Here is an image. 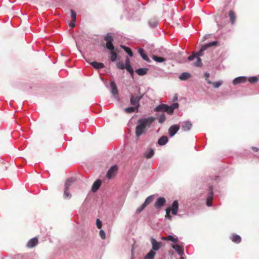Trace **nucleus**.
<instances>
[{"instance_id": "26", "label": "nucleus", "mask_w": 259, "mask_h": 259, "mask_svg": "<svg viewBox=\"0 0 259 259\" xmlns=\"http://www.w3.org/2000/svg\"><path fill=\"white\" fill-rule=\"evenodd\" d=\"M156 254V252L151 250L145 256L144 259H154V257Z\"/></svg>"}, {"instance_id": "42", "label": "nucleus", "mask_w": 259, "mask_h": 259, "mask_svg": "<svg viewBox=\"0 0 259 259\" xmlns=\"http://www.w3.org/2000/svg\"><path fill=\"white\" fill-rule=\"evenodd\" d=\"M96 225L98 229H101L102 226V222L99 219H97L96 220Z\"/></svg>"}, {"instance_id": "50", "label": "nucleus", "mask_w": 259, "mask_h": 259, "mask_svg": "<svg viewBox=\"0 0 259 259\" xmlns=\"http://www.w3.org/2000/svg\"><path fill=\"white\" fill-rule=\"evenodd\" d=\"M178 98L177 96H176L174 99V101H176L177 100Z\"/></svg>"}, {"instance_id": "4", "label": "nucleus", "mask_w": 259, "mask_h": 259, "mask_svg": "<svg viewBox=\"0 0 259 259\" xmlns=\"http://www.w3.org/2000/svg\"><path fill=\"white\" fill-rule=\"evenodd\" d=\"M104 39L106 42V48L110 51L114 50V47L113 45L114 39L113 36L110 33H108L104 36Z\"/></svg>"}, {"instance_id": "3", "label": "nucleus", "mask_w": 259, "mask_h": 259, "mask_svg": "<svg viewBox=\"0 0 259 259\" xmlns=\"http://www.w3.org/2000/svg\"><path fill=\"white\" fill-rule=\"evenodd\" d=\"M178 107L179 104L177 103H173L170 106L161 104L155 108L154 111L156 112H165L167 114L171 115L174 113V110L178 108Z\"/></svg>"}, {"instance_id": "19", "label": "nucleus", "mask_w": 259, "mask_h": 259, "mask_svg": "<svg viewBox=\"0 0 259 259\" xmlns=\"http://www.w3.org/2000/svg\"><path fill=\"white\" fill-rule=\"evenodd\" d=\"M139 109L137 108L135 106H132L127 108H125L124 111L126 113H131L134 112H138Z\"/></svg>"}, {"instance_id": "48", "label": "nucleus", "mask_w": 259, "mask_h": 259, "mask_svg": "<svg viewBox=\"0 0 259 259\" xmlns=\"http://www.w3.org/2000/svg\"><path fill=\"white\" fill-rule=\"evenodd\" d=\"M251 148H252V150L255 152H257L258 150V149L255 147H252Z\"/></svg>"}, {"instance_id": "41", "label": "nucleus", "mask_w": 259, "mask_h": 259, "mask_svg": "<svg viewBox=\"0 0 259 259\" xmlns=\"http://www.w3.org/2000/svg\"><path fill=\"white\" fill-rule=\"evenodd\" d=\"M75 179L73 178H70L67 180L65 184H68V185H70V186H71V184L74 182Z\"/></svg>"}, {"instance_id": "24", "label": "nucleus", "mask_w": 259, "mask_h": 259, "mask_svg": "<svg viewBox=\"0 0 259 259\" xmlns=\"http://www.w3.org/2000/svg\"><path fill=\"white\" fill-rule=\"evenodd\" d=\"M168 142V138L166 136L161 137L158 141V144L159 145H164Z\"/></svg>"}, {"instance_id": "33", "label": "nucleus", "mask_w": 259, "mask_h": 259, "mask_svg": "<svg viewBox=\"0 0 259 259\" xmlns=\"http://www.w3.org/2000/svg\"><path fill=\"white\" fill-rule=\"evenodd\" d=\"M154 150L152 149H150L148 152L145 153L144 155L146 158H150L154 155Z\"/></svg>"}, {"instance_id": "49", "label": "nucleus", "mask_w": 259, "mask_h": 259, "mask_svg": "<svg viewBox=\"0 0 259 259\" xmlns=\"http://www.w3.org/2000/svg\"><path fill=\"white\" fill-rule=\"evenodd\" d=\"M205 76L206 78H208L209 77V74L208 73H205Z\"/></svg>"}, {"instance_id": "30", "label": "nucleus", "mask_w": 259, "mask_h": 259, "mask_svg": "<svg viewBox=\"0 0 259 259\" xmlns=\"http://www.w3.org/2000/svg\"><path fill=\"white\" fill-rule=\"evenodd\" d=\"M190 76L191 75L190 73L188 72H184L180 75L179 78L182 80H185L190 78Z\"/></svg>"}, {"instance_id": "31", "label": "nucleus", "mask_w": 259, "mask_h": 259, "mask_svg": "<svg viewBox=\"0 0 259 259\" xmlns=\"http://www.w3.org/2000/svg\"><path fill=\"white\" fill-rule=\"evenodd\" d=\"M120 47L123 49L124 51L127 53L128 54V55L130 56V57H132L133 56V53L131 50V49L128 48V47H127L126 46H123V45H121L120 46Z\"/></svg>"}, {"instance_id": "32", "label": "nucleus", "mask_w": 259, "mask_h": 259, "mask_svg": "<svg viewBox=\"0 0 259 259\" xmlns=\"http://www.w3.org/2000/svg\"><path fill=\"white\" fill-rule=\"evenodd\" d=\"M110 60L112 62H114L116 61L117 58V53L114 51V50L111 51L110 52Z\"/></svg>"}, {"instance_id": "16", "label": "nucleus", "mask_w": 259, "mask_h": 259, "mask_svg": "<svg viewBox=\"0 0 259 259\" xmlns=\"http://www.w3.org/2000/svg\"><path fill=\"white\" fill-rule=\"evenodd\" d=\"M247 80V78L245 76H240L235 78L233 81V84L236 85L240 83L245 82Z\"/></svg>"}, {"instance_id": "2", "label": "nucleus", "mask_w": 259, "mask_h": 259, "mask_svg": "<svg viewBox=\"0 0 259 259\" xmlns=\"http://www.w3.org/2000/svg\"><path fill=\"white\" fill-rule=\"evenodd\" d=\"M154 120L155 118L153 117L139 119L138 125L136 128V136L137 137L140 136L144 132L146 126L149 127Z\"/></svg>"}, {"instance_id": "7", "label": "nucleus", "mask_w": 259, "mask_h": 259, "mask_svg": "<svg viewBox=\"0 0 259 259\" xmlns=\"http://www.w3.org/2000/svg\"><path fill=\"white\" fill-rule=\"evenodd\" d=\"M150 240L152 246V250L157 251L162 246V243L161 242H157L154 238L152 237Z\"/></svg>"}, {"instance_id": "20", "label": "nucleus", "mask_w": 259, "mask_h": 259, "mask_svg": "<svg viewBox=\"0 0 259 259\" xmlns=\"http://www.w3.org/2000/svg\"><path fill=\"white\" fill-rule=\"evenodd\" d=\"M91 65L96 69H101L104 67V65L102 63H99L97 62H92Z\"/></svg>"}, {"instance_id": "34", "label": "nucleus", "mask_w": 259, "mask_h": 259, "mask_svg": "<svg viewBox=\"0 0 259 259\" xmlns=\"http://www.w3.org/2000/svg\"><path fill=\"white\" fill-rule=\"evenodd\" d=\"M152 59L156 62H162L165 61V59L162 57H158L155 55H153L152 56Z\"/></svg>"}, {"instance_id": "25", "label": "nucleus", "mask_w": 259, "mask_h": 259, "mask_svg": "<svg viewBox=\"0 0 259 259\" xmlns=\"http://www.w3.org/2000/svg\"><path fill=\"white\" fill-rule=\"evenodd\" d=\"M139 53L140 54L142 58L145 61H149V58L148 57L147 55L144 53V50L142 48L139 49Z\"/></svg>"}, {"instance_id": "40", "label": "nucleus", "mask_w": 259, "mask_h": 259, "mask_svg": "<svg viewBox=\"0 0 259 259\" xmlns=\"http://www.w3.org/2000/svg\"><path fill=\"white\" fill-rule=\"evenodd\" d=\"M116 66L118 68L122 70L124 69L125 66V65L124 66L123 63H122L121 62H118L117 63Z\"/></svg>"}, {"instance_id": "14", "label": "nucleus", "mask_w": 259, "mask_h": 259, "mask_svg": "<svg viewBox=\"0 0 259 259\" xmlns=\"http://www.w3.org/2000/svg\"><path fill=\"white\" fill-rule=\"evenodd\" d=\"M179 208V203L178 201L175 200L173 202L171 206V208H170V211L171 213L174 215H176L177 214Z\"/></svg>"}, {"instance_id": "9", "label": "nucleus", "mask_w": 259, "mask_h": 259, "mask_svg": "<svg viewBox=\"0 0 259 259\" xmlns=\"http://www.w3.org/2000/svg\"><path fill=\"white\" fill-rule=\"evenodd\" d=\"M180 129V126L178 124H174L170 126L168 129V133L170 137L174 136Z\"/></svg>"}, {"instance_id": "46", "label": "nucleus", "mask_w": 259, "mask_h": 259, "mask_svg": "<svg viewBox=\"0 0 259 259\" xmlns=\"http://www.w3.org/2000/svg\"><path fill=\"white\" fill-rule=\"evenodd\" d=\"M76 20L71 19L69 25L70 27H74L75 25Z\"/></svg>"}, {"instance_id": "51", "label": "nucleus", "mask_w": 259, "mask_h": 259, "mask_svg": "<svg viewBox=\"0 0 259 259\" xmlns=\"http://www.w3.org/2000/svg\"><path fill=\"white\" fill-rule=\"evenodd\" d=\"M180 259H184V257H183V255H181Z\"/></svg>"}, {"instance_id": "28", "label": "nucleus", "mask_w": 259, "mask_h": 259, "mask_svg": "<svg viewBox=\"0 0 259 259\" xmlns=\"http://www.w3.org/2000/svg\"><path fill=\"white\" fill-rule=\"evenodd\" d=\"M207 82L208 84H212L213 87L214 88H218L223 84V81H222V80H220V81H217V82H211V81H210L209 80H207Z\"/></svg>"}, {"instance_id": "17", "label": "nucleus", "mask_w": 259, "mask_h": 259, "mask_svg": "<svg viewBox=\"0 0 259 259\" xmlns=\"http://www.w3.org/2000/svg\"><path fill=\"white\" fill-rule=\"evenodd\" d=\"M231 240L235 243H239L241 241V237L236 234H233L230 237Z\"/></svg>"}, {"instance_id": "36", "label": "nucleus", "mask_w": 259, "mask_h": 259, "mask_svg": "<svg viewBox=\"0 0 259 259\" xmlns=\"http://www.w3.org/2000/svg\"><path fill=\"white\" fill-rule=\"evenodd\" d=\"M170 208L167 207L166 209V215L165 218H167L169 220H171V216L170 215Z\"/></svg>"}, {"instance_id": "18", "label": "nucleus", "mask_w": 259, "mask_h": 259, "mask_svg": "<svg viewBox=\"0 0 259 259\" xmlns=\"http://www.w3.org/2000/svg\"><path fill=\"white\" fill-rule=\"evenodd\" d=\"M101 184V181L100 180L96 181L92 186V191L93 192H96L99 189Z\"/></svg>"}, {"instance_id": "6", "label": "nucleus", "mask_w": 259, "mask_h": 259, "mask_svg": "<svg viewBox=\"0 0 259 259\" xmlns=\"http://www.w3.org/2000/svg\"><path fill=\"white\" fill-rule=\"evenodd\" d=\"M143 97V95L139 96H136L134 95H131L130 97V103L131 104L139 109L140 107V101Z\"/></svg>"}, {"instance_id": "10", "label": "nucleus", "mask_w": 259, "mask_h": 259, "mask_svg": "<svg viewBox=\"0 0 259 259\" xmlns=\"http://www.w3.org/2000/svg\"><path fill=\"white\" fill-rule=\"evenodd\" d=\"M38 242V238L34 237L29 240L26 244V246L28 248H31L35 247Z\"/></svg>"}, {"instance_id": "11", "label": "nucleus", "mask_w": 259, "mask_h": 259, "mask_svg": "<svg viewBox=\"0 0 259 259\" xmlns=\"http://www.w3.org/2000/svg\"><path fill=\"white\" fill-rule=\"evenodd\" d=\"M110 85L111 88V93L115 98H117L118 96V92L115 83L114 81H112L110 83Z\"/></svg>"}, {"instance_id": "45", "label": "nucleus", "mask_w": 259, "mask_h": 259, "mask_svg": "<svg viewBox=\"0 0 259 259\" xmlns=\"http://www.w3.org/2000/svg\"><path fill=\"white\" fill-rule=\"evenodd\" d=\"M76 14L75 12L74 11H73V10H71V19L76 20Z\"/></svg>"}, {"instance_id": "27", "label": "nucleus", "mask_w": 259, "mask_h": 259, "mask_svg": "<svg viewBox=\"0 0 259 259\" xmlns=\"http://www.w3.org/2000/svg\"><path fill=\"white\" fill-rule=\"evenodd\" d=\"M69 187H70V185H68V184H65L64 195L66 198H70L71 197V195L68 192Z\"/></svg>"}, {"instance_id": "38", "label": "nucleus", "mask_w": 259, "mask_h": 259, "mask_svg": "<svg viewBox=\"0 0 259 259\" xmlns=\"http://www.w3.org/2000/svg\"><path fill=\"white\" fill-rule=\"evenodd\" d=\"M258 79L256 76L250 77L248 78V81L250 83H253L257 82Z\"/></svg>"}, {"instance_id": "5", "label": "nucleus", "mask_w": 259, "mask_h": 259, "mask_svg": "<svg viewBox=\"0 0 259 259\" xmlns=\"http://www.w3.org/2000/svg\"><path fill=\"white\" fill-rule=\"evenodd\" d=\"M104 39L106 42V48L110 51L114 50V47L113 45L114 39L113 36L110 33H108L104 36Z\"/></svg>"}, {"instance_id": "1", "label": "nucleus", "mask_w": 259, "mask_h": 259, "mask_svg": "<svg viewBox=\"0 0 259 259\" xmlns=\"http://www.w3.org/2000/svg\"><path fill=\"white\" fill-rule=\"evenodd\" d=\"M218 44L217 41H214L204 46H202L200 51L197 53H193L192 55L188 57V59L189 61H193L194 59L196 58L197 61L194 63V65L197 67H201L202 65L201 59L199 56H203V52L205 51L209 47L217 46Z\"/></svg>"}, {"instance_id": "12", "label": "nucleus", "mask_w": 259, "mask_h": 259, "mask_svg": "<svg viewBox=\"0 0 259 259\" xmlns=\"http://www.w3.org/2000/svg\"><path fill=\"white\" fill-rule=\"evenodd\" d=\"M165 199L164 197H159L157 199V201L155 203V207L159 208H161L165 203Z\"/></svg>"}, {"instance_id": "8", "label": "nucleus", "mask_w": 259, "mask_h": 259, "mask_svg": "<svg viewBox=\"0 0 259 259\" xmlns=\"http://www.w3.org/2000/svg\"><path fill=\"white\" fill-rule=\"evenodd\" d=\"M118 167L117 165H113L112 167H110V168L108 170L107 174V177L108 179H111L112 177H114L117 171Z\"/></svg>"}, {"instance_id": "39", "label": "nucleus", "mask_w": 259, "mask_h": 259, "mask_svg": "<svg viewBox=\"0 0 259 259\" xmlns=\"http://www.w3.org/2000/svg\"><path fill=\"white\" fill-rule=\"evenodd\" d=\"M125 68H126V70L131 74H134V70L133 68L131 67V65H125Z\"/></svg>"}, {"instance_id": "15", "label": "nucleus", "mask_w": 259, "mask_h": 259, "mask_svg": "<svg viewBox=\"0 0 259 259\" xmlns=\"http://www.w3.org/2000/svg\"><path fill=\"white\" fill-rule=\"evenodd\" d=\"M192 126V123L189 121H185L183 122L182 128L184 131H189L191 130Z\"/></svg>"}, {"instance_id": "21", "label": "nucleus", "mask_w": 259, "mask_h": 259, "mask_svg": "<svg viewBox=\"0 0 259 259\" xmlns=\"http://www.w3.org/2000/svg\"><path fill=\"white\" fill-rule=\"evenodd\" d=\"M161 239L162 240L170 241L175 243H176L178 241V238H175L171 235H168L167 237H162Z\"/></svg>"}, {"instance_id": "29", "label": "nucleus", "mask_w": 259, "mask_h": 259, "mask_svg": "<svg viewBox=\"0 0 259 259\" xmlns=\"http://www.w3.org/2000/svg\"><path fill=\"white\" fill-rule=\"evenodd\" d=\"M229 16L232 24H234L236 20V15L235 13L232 10L230 11L229 12Z\"/></svg>"}, {"instance_id": "23", "label": "nucleus", "mask_w": 259, "mask_h": 259, "mask_svg": "<svg viewBox=\"0 0 259 259\" xmlns=\"http://www.w3.org/2000/svg\"><path fill=\"white\" fill-rule=\"evenodd\" d=\"M213 199V192L212 190L211 189V191L208 196L206 200V205L208 206H210L212 204V201Z\"/></svg>"}, {"instance_id": "37", "label": "nucleus", "mask_w": 259, "mask_h": 259, "mask_svg": "<svg viewBox=\"0 0 259 259\" xmlns=\"http://www.w3.org/2000/svg\"><path fill=\"white\" fill-rule=\"evenodd\" d=\"M166 119L165 115L164 113L161 114L158 117L159 122L163 123Z\"/></svg>"}, {"instance_id": "43", "label": "nucleus", "mask_w": 259, "mask_h": 259, "mask_svg": "<svg viewBox=\"0 0 259 259\" xmlns=\"http://www.w3.org/2000/svg\"><path fill=\"white\" fill-rule=\"evenodd\" d=\"M145 207L146 206L143 204L140 207L137 209L136 212L137 213H140Z\"/></svg>"}, {"instance_id": "47", "label": "nucleus", "mask_w": 259, "mask_h": 259, "mask_svg": "<svg viewBox=\"0 0 259 259\" xmlns=\"http://www.w3.org/2000/svg\"><path fill=\"white\" fill-rule=\"evenodd\" d=\"M130 64V60L128 57H126L125 58V65H128Z\"/></svg>"}, {"instance_id": "35", "label": "nucleus", "mask_w": 259, "mask_h": 259, "mask_svg": "<svg viewBox=\"0 0 259 259\" xmlns=\"http://www.w3.org/2000/svg\"><path fill=\"white\" fill-rule=\"evenodd\" d=\"M153 196H148L146 200H145V202H144V204L146 206L147 205H148L149 203H150L153 200Z\"/></svg>"}, {"instance_id": "22", "label": "nucleus", "mask_w": 259, "mask_h": 259, "mask_svg": "<svg viewBox=\"0 0 259 259\" xmlns=\"http://www.w3.org/2000/svg\"><path fill=\"white\" fill-rule=\"evenodd\" d=\"M148 71V69L147 68H142L138 69L136 70V72L140 76L145 75Z\"/></svg>"}, {"instance_id": "13", "label": "nucleus", "mask_w": 259, "mask_h": 259, "mask_svg": "<svg viewBox=\"0 0 259 259\" xmlns=\"http://www.w3.org/2000/svg\"><path fill=\"white\" fill-rule=\"evenodd\" d=\"M172 247L177 251L178 254L180 255H183L184 254V250L183 248L179 244H172Z\"/></svg>"}, {"instance_id": "44", "label": "nucleus", "mask_w": 259, "mask_h": 259, "mask_svg": "<svg viewBox=\"0 0 259 259\" xmlns=\"http://www.w3.org/2000/svg\"><path fill=\"white\" fill-rule=\"evenodd\" d=\"M99 234H100V236L101 237V238L102 239H105V238H106V235H105V233L104 232V231L102 230H101L99 232Z\"/></svg>"}]
</instances>
